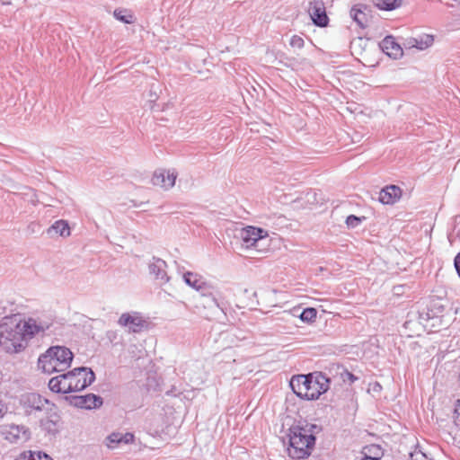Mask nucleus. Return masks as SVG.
<instances>
[{
  "mask_svg": "<svg viewBox=\"0 0 460 460\" xmlns=\"http://www.w3.org/2000/svg\"><path fill=\"white\" fill-rule=\"evenodd\" d=\"M60 376H57L52 377L49 382V387L52 392L55 393H62V383H61Z\"/></svg>",
  "mask_w": 460,
  "mask_h": 460,
  "instance_id": "393cba45",
  "label": "nucleus"
},
{
  "mask_svg": "<svg viewBox=\"0 0 460 460\" xmlns=\"http://www.w3.org/2000/svg\"><path fill=\"white\" fill-rule=\"evenodd\" d=\"M114 17L124 22V23H132L133 22V16L129 13H128L126 10H115L114 11Z\"/></svg>",
  "mask_w": 460,
  "mask_h": 460,
  "instance_id": "b1692460",
  "label": "nucleus"
},
{
  "mask_svg": "<svg viewBox=\"0 0 460 460\" xmlns=\"http://www.w3.org/2000/svg\"><path fill=\"white\" fill-rule=\"evenodd\" d=\"M6 413V409L3 405H0V419H2Z\"/></svg>",
  "mask_w": 460,
  "mask_h": 460,
  "instance_id": "72a5a7b5",
  "label": "nucleus"
},
{
  "mask_svg": "<svg viewBox=\"0 0 460 460\" xmlns=\"http://www.w3.org/2000/svg\"><path fill=\"white\" fill-rule=\"evenodd\" d=\"M49 326V323L39 318L12 319L1 326L0 345L8 353L19 352L26 347L29 340L44 333Z\"/></svg>",
  "mask_w": 460,
  "mask_h": 460,
  "instance_id": "f257e3e1",
  "label": "nucleus"
},
{
  "mask_svg": "<svg viewBox=\"0 0 460 460\" xmlns=\"http://www.w3.org/2000/svg\"><path fill=\"white\" fill-rule=\"evenodd\" d=\"M71 350L64 346H52L40 355L38 367L46 374L66 370L73 360Z\"/></svg>",
  "mask_w": 460,
  "mask_h": 460,
  "instance_id": "7ed1b4c3",
  "label": "nucleus"
},
{
  "mask_svg": "<svg viewBox=\"0 0 460 460\" xmlns=\"http://www.w3.org/2000/svg\"><path fill=\"white\" fill-rule=\"evenodd\" d=\"M363 460H381L384 456V450L380 445L370 444L365 446L361 451Z\"/></svg>",
  "mask_w": 460,
  "mask_h": 460,
  "instance_id": "a211bd4d",
  "label": "nucleus"
},
{
  "mask_svg": "<svg viewBox=\"0 0 460 460\" xmlns=\"http://www.w3.org/2000/svg\"><path fill=\"white\" fill-rule=\"evenodd\" d=\"M290 45L293 48L302 49L304 47V40L296 35H294L290 40Z\"/></svg>",
  "mask_w": 460,
  "mask_h": 460,
  "instance_id": "c756f323",
  "label": "nucleus"
},
{
  "mask_svg": "<svg viewBox=\"0 0 460 460\" xmlns=\"http://www.w3.org/2000/svg\"><path fill=\"white\" fill-rule=\"evenodd\" d=\"M28 439H29V437H27V436H24V437L22 438V441H23V442H24V441H27Z\"/></svg>",
  "mask_w": 460,
  "mask_h": 460,
  "instance_id": "c9c22d12",
  "label": "nucleus"
},
{
  "mask_svg": "<svg viewBox=\"0 0 460 460\" xmlns=\"http://www.w3.org/2000/svg\"><path fill=\"white\" fill-rule=\"evenodd\" d=\"M24 405L31 411H43L50 408L49 400L43 398L38 394L31 393L23 398Z\"/></svg>",
  "mask_w": 460,
  "mask_h": 460,
  "instance_id": "ddd939ff",
  "label": "nucleus"
},
{
  "mask_svg": "<svg viewBox=\"0 0 460 460\" xmlns=\"http://www.w3.org/2000/svg\"><path fill=\"white\" fill-rule=\"evenodd\" d=\"M402 0H376V5L382 10L391 11L401 5Z\"/></svg>",
  "mask_w": 460,
  "mask_h": 460,
  "instance_id": "412c9836",
  "label": "nucleus"
},
{
  "mask_svg": "<svg viewBox=\"0 0 460 460\" xmlns=\"http://www.w3.org/2000/svg\"><path fill=\"white\" fill-rule=\"evenodd\" d=\"M134 440L133 433H110L105 438L108 448L114 449L122 445H127Z\"/></svg>",
  "mask_w": 460,
  "mask_h": 460,
  "instance_id": "4468645a",
  "label": "nucleus"
},
{
  "mask_svg": "<svg viewBox=\"0 0 460 460\" xmlns=\"http://www.w3.org/2000/svg\"><path fill=\"white\" fill-rule=\"evenodd\" d=\"M288 440V456L293 459L299 460L310 456L315 438L312 433H292Z\"/></svg>",
  "mask_w": 460,
  "mask_h": 460,
  "instance_id": "20e7f679",
  "label": "nucleus"
},
{
  "mask_svg": "<svg viewBox=\"0 0 460 460\" xmlns=\"http://www.w3.org/2000/svg\"><path fill=\"white\" fill-rule=\"evenodd\" d=\"M183 279L187 285L195 289H199L203 284L200 278L192 272H186L183 275Z\"/></svg>",
  "mask_w": 460,
  "mask_h": 460,
  "instance_id": "aec40b11",
  "label": "nucleus"
},
{
  "mask_svg": "<svg viewBox=\"0 0 460 460\" xmlns=\"http://www.w3.org/2000/svg\"><path fill=\"white\" fill-rule=\"evenodd\" d=\"M454 422L456 426H460V400H457L456 404Z\"/></svg>",
  "mask_w": 460,
  "mask_h": 460,
  "instance_id": "7c9ffc66",
  "label": "nucleus"
},
{
  "mask_svg": "<svg viewBox=\"0 0 460 460\" xmlns=\"http://www.w3.org/2000/svg\"><path fill=\"white\" fill-rule=\"evenodd\" d=\"M70 402L75 407L91 410L100 407L102 404V399L101 396L93 394H88L85 395L71 396Z\"/></svg>",
  "mask_w": 460,
  "mask_h": 460,
  "instance_id": "f8f14e48",
  "label": "nucleus"
},
{
  "mask_svg": "<svg viewBox=\"0 0 460 460\" xmlns=\"http://www.w3.org/2000/svg\"><path fill=\"white\" fill-rule=\"evenodd\" d=\"M316 428V425H312L311 426V429H309V431H312L313 429H315Z\"/></svg>",
  "mask_w": 460,
  "mask_h": 460,
  "instance_id": "e433bc0d",
  "label": "nucleus"
},
{
  "mask_svg": "<svg viewBox=\"0 0 460 460\" xmlns=\"http://www.w3.org/2000/svg\"><path fill=\"white\" fill-rule=\"evenodd\" d=\"M47 234L49 237L59 235L68 237L71 234L70 226L66 220L59 219L55 221L48 229Z\"/></svg>",
  "mask_w": 460,
  "mask_h": 460,
  "instance_id": "f3484780",
  "label": "nucleus"
},
{
  "mask_svg": "<svg viewBox=\"0 0 460 460\" xmlns=\"http://www.w3.org/2000/svg\"><path fill=\"white\" fill-rule=\"evenodd\" d=\"M118 324L128 329V332H140L146 325V321L137 312L124 313L119 320Z\"/></svg>",
  "mask_w": 460,
  "mask_h": 460,
  "instance_id": "0eeeda50",
  "label": "nucleus"
},
{
  "mask_svg": "<svg viewBox=\"0 0 460 460\" xmlns=\"http://www.w3.org/2000/svg\"><path fill=\"white\" fill-rule=\"evenodd\" d=\"M433 42V37L430 35H425L424 41L422 40L420 41H417V48L420 49H424L430 46Z\"/></svg>",
  "mask_w": 460,
  "mask_h": 460,
  "instance_id": "c85d7f7f",
  "label": "nucleus"
},
{
  "mask_svg": "<svg viewBox=\"0 0 460 460\" xmlns=\"http://www.w3.org/2000/svg\"><path fill=\"white\" fill-rule=\"evenodd\" d=\"M401 444L408 451L411 460H433L429 455L422 450L419 439L413 433L404 434Z\"/></svg>",
  "mask_w": 460,
  "mask_h": 460,
  "instance_id": "423d86ee",
  "label": "nucleus"
},
{
  "mask_svg": "<svg viewBox=\"0 0 460 460\" xmlns=\"http://www.w3.org/2000/svg\"><path fill=\"white\" fill-rule=\"evenodd\" d=\"M72 392L81 391L89 386L94 380L95 375L91 368L81 367L67 372Z\"/></svg>",
  "mask_w": 460,
  "mask_h": 460,
  "instance_id": "39448f33",
  "label": "nucleus"
},
{
  "mask_svg": "<svg viewBox=\"0 0 460 460\" xmlns=\"http://www.w3.org/2000/svg\"><path fill=\"white\" fill-rule=\"evenodd\" d=\"M454 265L458 276L460 277V252L455 257Z\"/></svg>",
  "mask_w": 460,
  "mask_h": 460,
  "instance_id": "473e14b6",
  "label": "nucleus"
},
{
  "mask_svg": "<svg viewBox=\"0 0 460 460\" xmlns=\"http://www.w3.org/2000/svg\"><path fill=\"white\" fill-rule=\"evenodd\" d=\"M288 431H289V432H292V431H295V430H294V429H293V428H289V429H288Z\"/></svg>",
  "mask_w": 460,
  "mask_h": 460,
  "instance_id": "4c0bfd02",
  "label": "nucleus"
},
{
  "mask_svg": "<svg viewBox=\"0 0 460 460\" xmlns=\"http://www.w3.org/2000/svg\"><path fill=\"white\" fill-rule=\"evenodd\" d=\"M346 375L351 381H354L355 377L351 373L346 372Z\"/></svg>",
  "mask_w": 460,
  "mask_h": 460,
  "instance_id": "f704fd0d",
  "label": "nucleus"
},
{
  "mask_svg": "<svg viewBox=\"0 0 460 460\" xmlns=\"http://www.w3.org/2000/svg\"><path fill=\"white\" fill-rule=\"evenodd\" d=\"M309 15L313 22L320 27H324L328 23V17L325 12V6L322 0H313L308 8Z\"/></svg>",
  "mask_w": 460,
  "mask_h": 460,
  "instance_id": "9d476101",
  "label": "nucleus"
},
{
  "mask_svg": "<svg viewBox=\"0 0 460 460\" xmlns=\"http://www.w3.org/2000/svg\"><path fill=\"white\" fill-rule=\"evenodd\" d=\"M14 460H54L42 451L27 450L22 452Z\"/></svg>",
  "mask_w": 460,
  "mask_h": 460,
  "instance_id": "6ab92c4d",
  "label": "nucleus"
},
{
  "mask_svg": "<svg viewBox=\"0 0 460 460\" xmlns=\"http://www.w3.org/2000/svg\"><path fill=\"white\" fill-rule=\"evenodd\" d=\"M362 219L357 216L350 215L346 219V224L348 227L349 228H355L357 227L360 223Z\"/></svg>",
  "mask_w": 460,
  "mask_h": 460,
  "instance_id": "bb28decb",
  "label": "nucleus"
},
{
  "mask_svg": "<svg viewBox=\"0 0 460 460\" xmlns=\"http://www.w3.org/2000/svg\"><path fill=\"white\" fill-rule=\"evenodd\" d=\"M265 236H267L266 231L254 226L242 228L239 233V238L242 241V245L247 249L256 247L257 243Z\"/></svg>",
  "mask_w": 460,
  "mask_h": 460,
  "instance_id": "6e6552de",
  "label": "nucleus"
},
{
  "mask_svg": "<svg viewBox=\"0 0 460 460\" xmlns=\"http://www.w3.org/2000/svg\"><path fill=\"white\" fill-rule=\"evenodd\" d=\"M317 311L313 307H307L302 311L299 318L305 323H312L316 319Z\"/></svg>",
  "mask_w": 460,
  "mask_h": 460,
  "instance_id": "5701e85b",
  "label": "nucleus"
},
{
  "mask_svg": "<svg viewBox=\"0 0 460 460\" xmlns=\"http://www.w3.org/2000/svg\"><path fill=\"white\" fill-rule=\"evenodd\" d=\"M350 17L362 28L366 26L367 15L366 13L356 7L351 8Z\"/></svg>",
  "mask_w": 460,
  "mask_h": 460,
  "instance_id": "4be33fe9",
  "label": "nucleus"
},
{
  "mask_svg": "<svg viewBox=\"0 0 460 460\" xmlns=\"http://www.w3.org/2000/svg\"><path fill=\"white\" fill-rule=\"evenodd\" d=\"M11 443H17L20 439V436L17 433H9V436L5 438Z\"/></svg>",
  "mask_w": 460,
  "mask_h": 460,
  "instance_id": "2f4dec72",
  "label": "nucleus"
},
{
  "mask_svg": "<svg viewBox=\"0 0 460 460\" xmlns=\"http://www.w3.org/2000/svg\"><path fill=\"white\" fill-rule=\"evenodd\" d=\"M176 178L177 172L174 169H159L155 172L152 177V183L155 186L161 187L164 190H169L174 186Z\"/></svg>",
  "mask_w": 460,
  "mask_h": 460,
  "instance_id": "1a4fd4ad",
  "label": "nucleus"
},
{
  "mask_svg": "<svg viewBox=\"0 0 460 460\" xmlns=\"http://www.w3.org/2000/svg\"><path fill=\"white\" fill-rule=\"evenodd\" d=\"M402 190L398 186L389 185L379 192L378 199L383 204H394L401 197Z\"/></svg>",
  "mask_w": 460,
  "mask_h": 460,
  "instance_id": "2eb2a0df",
  "label": "nucleus"
},
{
  "mask_svg": "<svg viewBox=\"0 0 460 460\" xmlns=\"http://www.w3.org/2000/svg\"><path fill=\"white\" fill-rule=\"evenodd\" d=\"M166 268V262L155 257H154L148 264L149 273L154 276V279L157 280L160 285L166 284L170 280Z\"/></svg>",
  "mask_w": 460,
  "mask_h": 460,
  "instance_id": "9b49d317",
  "label": "nucleus"
},
{
  "mask_svg": "<svg viewBox=\"0 0 460 460\" xmlns=\"http://www.w3.org/2000/svg\"><path fill=\"white\" fill-rule=\"evenodd\" d=\"M107 338L113 345H118L121 342V337L116 331H109L107 332Z\"/></svg>",
  "mask_w": 460,
  "mask_h": 460,
  "instance_id": "cd10ccee",
  "label": "nucleus"
},
{
  "mask_svg": "<svg viewBox=\"0 0 460 460\" xmlns=\"http://www.w3.org/2000/svg\"><path fill=\"white\" fill-rule=\"evenodd\" d=\"M330 378L322 372L294 376L290 387L301 399L315 400L330 388Z\"/></svg>",
  "mask_w": 460,
  "mask_h": 460,
  "instance_id": "f03ea898",
  "label": "nucleus"
},
{
  "mask_svg": "<svg viewBox=\"0 0 460 460\" xmlns=\"http://www.w3.org/2000/svg\"><path fill=\"white\" fill-rule=\"evenodd\" d=\"M379 45L381 49L391 58L396 59L402 55V49L395 42L393 36H386Z\"/></svg>",
  "mask_w": 460,
  "mask_h": 460,
  "instance_id": "dca6fc26",
  "label": "nucleus"
},
{
  "mask_svg": "<svg viewBox=\"0 0 460 460\" xmlns=\"http://www.w3.org/2000/svg\"><path fill=\"white\" fill-rule=\"evenodd\" d=\"M60 376V379H61V383H62V394H68V393H73L72 392V389H71V385H70V382H69V376L67 375V373H65V374H61L59 375Z\"/></svg>",
  "mask_w": 460,
  "mask_h": 460,
  "instance_id": "a878e982",
  "label": "nucleus"
}]
</instances>
